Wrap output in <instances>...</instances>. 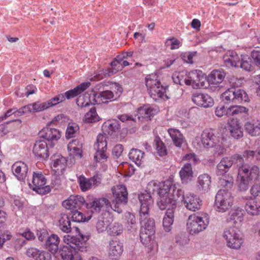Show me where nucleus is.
I'll return each instance as SVG.
<instances>
[{
  "label": "nucleus",
  "mask_w": 260,
  "mask_h": 260,
  "mask_svg": "<svg viewBox=\"0 0 260 260\" xmlns=\"http://www.w3.org/2000/svg\"><path fill=\"white\" fill-rule=\"evenodd\" d=\"M157 204L159 208L161 210H165L168 208H173L174 210V206H175V199L172 198L171 197H159L158 199Z\"/></svg>",
  "instance_id": "nucleus-35"
},
{
  "label": "nucleus",
  "mask_w": 260,
  "mask_h": 260,
  "mask_svg": "<svg viewBox=\"0 0 260 260\" xmlns=\"http://www.w3.org/2000/svg\"><path fill=\"white\" fill-rule=\"evenodd\" d=\"M91 217V215L85 216L84 214L77 210H74L72 212V218L73 221L77 222H81L88 221Z\"/></svg>",
  "instance_id": "nucleus-51"
},
{
  "label": "nucleus",
  "mask_w": 260,
  "mask_h": 260,
  "mask_svg": "<svg viewBox=\"0 0 260 260\" xmlns=\"http://www.w3.org/2000/svg\"><path fill=\"white\" fill-rule=\"evenodd\" d=\"M144 153L140 150L133 148L129 152L128 156L136 165L140 166L144 161Z\"/></svg>",
  "instance_id": "nucleus-45"
},
{
  "label": "nucleus",
  "mask_w": 260,
  "mask_h": 260,
  "mask_svg": "<svg viewBox=\"0 0 260 260\" xmlns=\"http://www.w3.org/2000/svg\"><path fill=\"white\" fill-rule=\"evenodd\" d=\"M223 60L228 67H239L240 57L235 51L229 50L223 56Z\"/></svg>",
  "instance_id": "nucleus-26"
},
{
  "label": "nucleus",
  "mask_w": 260,
  "mask_h": 260,
  "mask_svg": "<svg viewBox=\"0 0 260 260\" xmlns=\"http://www.w3.org/2000/svg\"><path fill=\"white\" fill-rule=\"evenodd\" d=\"M160 183L156 181H151L148 183L146 187V193H142L139 195V199L141 203V205H143L144 203H147L148 200L150 199L152 201V205L153 203V199L151 197V194L155 192L157 193L159 189ZM146 205L147 204H146Z\"/></svg>",
  "instance_id": "nucleus-18"
},
{
  "label": "nucleus",
  "mask_w": 260,
  "mask_h": 260,
  "mask_svg": "<svg viewBox=\"0 0 260 260\" xmlns=\"http://www.w3.org/2000/svg\"><path fill=\"white\" fill-rule=\"evenodd\" d=\"M120 128L119 122L116 119L108 120L102 125V130L104 133L110 136L114 135Z\"/></svg>",
  "instance_id": "nucleus-28"
},
{
  "label": "nucleus",
  "mask_w": 260,
  "mask_h": 260,
  "mask_svg": "<svg viewBox=\"0 0 260 260\" xmlns=\"http://www.w3.org/2000/svg\"><path fill=\"white\" fill-rule=\"evenodd\" d=\"M183 203L187 209L196 211L201 208L202 201L197 196L190 193L185 195Z\"/></svg>",
  "instance_id": "nucleus-20"
},
{
  "label": "nucleus",
  "mask_w": 260,
  "mask_h": 260,
  "mask_svg": "<svg viewBox=\"0 0 260 260\" xmlns=\"http://www.w3.org/2000/svg\"><path fill=\"white\" fill-rule=\"evenodd\" d=\"M109 232L111 236L119 235L123 232V226L121 224L115 223L110 225Z\"/></svg>",
  "instance_id": "nucleus-59"
},
{
  "label": "nucleus",
  "mask_w": 260,
  "mask_h": 260,
  "mask_svg": "<svg viewBox=\"0 0 260 260\" xmlns=\"http://www.w3.org/2000/svg\"><path fill=\"white\" fill-rule=\"evenodd\" d=\"M174 210L173 208H168L163 219V227L165 231L169 232L172 230V226L174 222Z\"/></svg>",
  "instance_id": "nucleus-34"
},
{
  "label": "nucleus",
  "mask_w": 260,
  "mask_h": 260,
  "mask_svg": "<svg viewBox=\"0 0 260 260\" xmlns=\"http://www.w3.org/2000/svg\"><path fill=\"white\" fill-rule=\"evenodd\" d=\"M218 184L222 187L231 188L234 184L233 177L229 174H224L219 176Z\"/></svg>",
  "instance_id": "nucleus-47"
},
{
  "label": "nucleus",
  "mask_w": 260,
  "mask_h": 260,
  "mask_svg": "<svg viewBox=\"0 0 260 260\" xmlns=\"http://www.w3.org/2000/svg\"><path fill=\"white\" fill-rule=\"evenodd\" d=\"M40 135L41 137H43L48 141H57L61 137L59 131L56 128L51 127V125L49 124H47L46 127L40 132Z\"/></svg>",
  "instance_id": "nucleus-25"
},
{
  "label": "nucleus",
  "mask_w": 260,
  "mask_h": 260,
  "mask_svg": "<svg viewBox=\"0 0 260 260\" xmlns=\"http://www.w3.org/2000/svg\"><path fill=\"white\" fill-rule=\"evenodd\" d=\"M107 143L104 135L100 134L98 136L96 142L94 145V148L96 150L94 156L96 162L106 160L107 156L105 153L107 150Z\"/></svg>",
  "instance_id": "nucleus-14"
},
{
  "label": "nucleus",
  "mask_w": 260,
  "mask_h": 260,
  "mask_svg": "<svg viewBox=\"0 0 260 260\" xmlns=\"http://www.w3.org/2000/svg\"><path fill=\"white\" fill-rule=\"evenodd\" d=\"M168 131L174 144L176 147H181L185 142V138L181 132L175 128H169Z\"/></svg>",
  "instance_id": "nucleus-33"
},
{
  "label": "nucleus",
  "mask_w": 260,
  "mask_h": 260,
  "mask_svg": "<svg viewBox=\"0 0 260 260\" xmlns=\"http://www.w3.org/2000/svg\"><path fill=\"white\" fill-rule=\"evenodd\" d=\"M225 73L221 70H213L208 75L206 80L210 84L217 85L221 83L225 77Z\"/></svg>",
  "instance_id": "nucleus-30"
},
{
  "label": "nucleus",
  "mask_w": 260,
  "mask_h": 260,
  "mask_svg": "<svg viewBox=\"0 0 260 260\" xmlns=\"http://www.w3.org/2000/svg\"><path fill=\"white\" fill-rule=\"evenodd\" d=\"M172 189H173V192L171 197L172 198L175 199V202H176L177 200H181L183 202L184 201L185 196L184 195V191L182 189H176L175 186L173 185H172ZM175 204H176V203H175Z\"/></svg>",
  "instance_id": "nucleus-60"
},
{
  "label": "nucleus",
  "mask_w": 260,
  "mask_h": 260,
  "mask_svg": "<svg viewBox=\"0 0 260 260\" xmlns=\"http://www.w3.org/2000/svg\"><path fill=\"white\" fill-rule=\"evenodd\" d=\"M251 56L254 64L256 66L260 67V51L253 50L251 53Z\"/></svg>",
  "instance_id": "nucleus-64"
},
{
  "label": "nucleus",
  "mask_w": 260,
  "mask_h": 260,
  "mask_svg": "<svg viewBox=\"0 0 260 260\" xmlns=\"http://www.w3.org/2000/svg\"><path fill=\"white\" fill-rule=\"evenodd\" d=\"M173 183L169 181L164 182L162 184H160L157 194L159 197H171L170 191L172 188Z\"/></svg>",
  "instance_id": "nucleus-46"
},
{
  "label": "nucleus",
  "mask_w": 260,
  "mask_h": 260,
  "mask_svg": "<svg viewBox=\"0 0 260 260\" xmlns=\"http://www.w3.org/2000/svg\"><path fill=\"white\" fill-rule=\"evenodd\" d=\"M32 151L35 155L39 158L46 159L49 157L47 145L43 140L36 141Z\"/></svg>",
  "instance_id": "nucleus-23"
},
{
  "label": "nucleus",
  "mask_w": 260,
  "mask_h": 260,
  "mask_svg": "<svg viewBox=\"0 0 260 260\" xmlns=\"http://www.w3.org/2000/svg\"><path fill=\"white\" fill-rule=\"evenodd\" d=\"M161 84L158 76L156 74L148 75L145 77V85L147 88L149 93H154L153 88L155 86Z\"/></svg>",
  "instance_id": "nucleus-41"
},
{
  "label": "nucleus",
  "mask_w": 260,
  "mask_h": 260,
  "mask_svg": "<svg viewBox=\"0 0 260 260\" xmlns=\"http://www.w3.org/2000/svg\"><path fill=\"white\" fill-rule=\"evenodd\" d=\"M82 143L78 139L73 140L68 145V149L72 151L74 155L81 158L82 157Z\"/></svg>",
  "instance_id": "nucleus-43"
},
{
  "label": "nucleus",
  "mask_w": 260,
  "mask_h": 260,
  "mask_svg": "<svg viewBox=\"0 0 260 260\" xmlns=\"http://www.w3.org/2000/svg\"><path fill=\"white\" fill-rule=\"evenodd\" d=\"M78 125L74 122H70L67 128L66 136L67 139L73 138L75 134L79 131Z\"/></svg>",
  "instance_id": "nucleus-54"
},
{
  "label": "nucleus",
  "mask_w": 260,
  "mask_h": 260,
  "mask_svg": "<svg viewBox=\"0 0 260 260\" xmlns=\"http://www.w3.org/2000/svg\"><path fill=\"white\" fill-rule=\"evenodd\" d=\"M46 179L41 172H34L29 187L40 194L44 195L50 191L49 185H46Z\"/></svg>",
  "instance_id": "nucleus-11"
},
{
  "label": "nucleus",
  "mask_w": 260,
  "mask_h": 260,
  "mask_svg": "<svg viewBox=\"0 0 260 260\" xmlns=\"http://www.w3.org/2000/svg\"><path fill=\"white\" fill-rule=\"evenodd\" d=\"M153 89L155 91L154 93H153V94L149 93V94L154 101H157L161 98L166 92V88L162 86L161 84L155 86Z\"/></svg>",
  "instance_id": "nucleus-52"
},
{
  "label": "nucleus",
  "mask_w": 260,
  "mask_h": 260,
  "mask_svg": "<svg viewBox=\"0 0 260 260\" xmlns=\"http://www.w3.org/2000/svg\"><path fill=\"white\" fill-rule=\"evenodd\" d=\"M223 237L226 241L227 246L231 249H238L243 243L241 232L235 226L226 228L224 231Z\"/></svg>",
  "instance_id": "nucleus-9"
},
{
  "label": "nucleus",
  "mask_w": 260,
  "mask_h": 260,
  "mask_svg": "<svg viewBox=\"0 0 260 260\" xmlns=\"http://www.w3.org/2000/svg\"><path fill=\"white\" fill-rule=\"evenodd\" d=\"M51 159L52 161L51 168L56 173H62L67 166L66 158L60 155H55L51 157Z\"/></svg>",
  "instance_id": "nucleus-27"
},
{
  "label": "nucleus",
  "mask_w": 260,
  "mask_h": 260,
  "mask_svg": "<svg viewBox=\"0 0 260 260\" xmlns=\"http://www.w3.org/2000/svg\"><path fill=\"white\" fill-rule=\"evenodd\" d=\"M78 182L80 189L82 191H86L92 187L95 188L101 183V178L98 176H94L89 179L83 176H80L78 178Z\"/></svg>",
  "instance_id": "nucleus-17"
},
{
  "label": "nucleus",
  "mask_w": 260,
  "mask_h": 260,
  "mask_svg": "<svg viewBox=\"0 0 260 260\" xmlns=\"http://www.w3.org/2000/svg\"><path fill=\"white\" fill-rule=\"evenodd\" d=\"M27 254L36 260H51V255L47 251L31 248L27 251Z\"/></svg>",
  "instance_id": "nucleus-32"
},
{
  "label": "nucleus",
  "mask_w": 260,
  "mask_h": 260,
  "mask_svg": "<svg viewBox=\"0 0 260 260\" xmlns=\"http://www.w3.org/2000/svg\"><path fill=\"white\" fill-rule=\"evenodd\" d=\"M246 132L252 137L260 135V126L255 125L250 122H247L245 124Z\"/></svg>",
  "instance_id": "nucleus-50"
},
{
  "label": "nucleus",
  "mask_w": 260,
  "mask_h": 260,
  "mask_svg": "<svg viewBox=\"0 0 260 260\" xmlns=\"http://www.w3.org/2000/svg\"><path fill=\"white\" fill-rule=\"evenodd\" d=\"M234 198L231 192L227 189H220L215 196V207L220 212H225L233 204Z\"/></svg>",
  "instance_id": "nucleus-10"
},
{
  "label": "nucleus",
  "mask_w": 260,
  "mask_h": 260,
  "mask_svg": "<svg viewBox=\"0 0 260 260\" xmlns=\"http://www.w3.org/2000/svg\"><path fill=\"white\" fill-rule=\"evenodd\" d=\"M188 80L189 82L187 85H191L193 88L198 89L205 86L206 78L201 71L196 70L188 72Z\"/></svg>",
  "instance_id": "nucleus-15"
},
{
  "label": "nucleus",
  "mask_w": 260,
  "mask_h": 260,
  "mask_svg": "<svg viewBox=\"0 0 260 260\" xmlns=\"http://www.w3.org/2000/svg\"><path fill=\"white\" fill-rule=\"evenodd\" d=\"M90 85V83L89 82L82 83L74 89L66 91L64 94H63L64 95V98H67L68 100L72 99L81 94L87 88H88Z\"/></svg>",
  "instance_id": "nucleus-29"
},
{
  "label": "nucleus",
  "mask_w": 260,
  "mask_h": 260,
  "mask_svg": "<svg viewBox=\"0 0 260 260\" xmlns=\"http://www.w3.org/2000/svg\"><path fill=\"white\" fill-rule=\"evenodd\" d=\"M222 101L226 104L248 102L249 99L246 91L242 89L231 87L221 94Z\"/></svg>",
  "instance_id": "nucleus-8"
},
{
  "label": "nucleus",
  "mask_w": 260,
  "mask_h": 260,
  "mask_svg": "<svg viewBox=\"0 0 260 260\" xmlns=\"http://www.w3.org/2000/svg\"><path fill=\"white\" fill-rule=\"evenodd\" d=\"M259 176L258 168L253 166L251 168L242 165L238 169V184L239 190L246 191L249 186L251 181L258 180Z\"/></svg>",
  "instance_id": "nucleus-5"
},
{
  "label": "nucleus",
  "mask_w": 260,
  "mask_h": 260,
  "mask_svg": "<svg viewBox=\"0 0 260 260\" xmlns=\"http://www.w3.org/2000/svg\"><path fill=\"white\" fill-rule=\"evenodd\" d=\"M65 100L64 95L63 94H59L55 97L47 101V103L49 104L48 107L56 105L57 104L62 102Z\"/></svg>",
  "instance_id": "nucleus-61"
},
{
  "label": "nucleus",
  "mask_w": 260,
  "mask_h": 260,
  "mask_svg": "<svg viewBox=\"0 0 260 260\" xmlns=\"http://www.w3.org/2000/svg\"><path fill=\"white\" fill-rule=\"evenodd\" d=\"M211 184V177L207 174L199 176L198 178V187L200 190L207 191L209 189Z\"/></svg>",
  "instance_id": "nucleus-42"
},
{
  "label": "nucleus",
  "mask_w": 260,
  "mask_h": 260,
  "mask_svg": "<svg viewBox=\"0 0 260 260\" xmlns=\"http://www.w3.org/2000/svg\"><path fill=\"white\" fill-rule=\"evenodd\" d=\"M218 138L216 137L211 129H205L201 136V140L204 147L213 148L218 142Z\"/></svg>",
  "instance_id": "nucleus-21"
},
{
  "label": "nucleus",
  "mask_w": 260,
  "mask_h": 260,
  "mask_svg": "<svg viewBox=\"0 0 260 260\" xmlns=\"http://www.w3.org/2000/svg\"><path fill=\"white\" fill-rule=\"evenodd\" d=\"M175 243L179 246H184L189 242V239L186 233H180L175 236Z\"/></svg>",
  "instance_id": "nucleus-58"
},
{
  "label": "nucleus",
  "mask_w": 260,
  "mask_h": 260,
  "mask_svg": "<svg viewBox=\"0 0 260 260\" xmlns=\"http://www.w3.org/2000/svg\"><path fill=\"white\" fill-rule=\"evenodd\" d=\"M173 82L181 85L184 84L187 85L189 82L188 80V72L186 71L175 72L172 75Z\"/></svg>",
  "instance_id": "nucleus-40"
},
{
  "label": "nucleus",
  "mask_w": 260,
  "mask_h": 260,
  "mask_svg": "<svg viewBox=\"0 0 260 260\" xmlns=\"http://www.w3.org/2000/svg\"><path fill=\"white\" fill-rule=\"evenodd\" d=\"M192 102L198 106L209 108L214 104L213 99L208 94L196 92L192 94Z\"/></svg>",
  "instance_id": "nucleus-19"
},
{
  "label": "nucleus",
  "mask_w": 260,
  "mask_h": 260,
  "mask_svg": "<svg viewBox=\"0 0 260 260\" xmlns=\"http://www.w3.org/2000/svg\"><path fill=\"white\" fill-rule=\"evenodd\" d=\"M59 229L64 233H69L72 231L70 218L67 214H61L58 220Z\"/></svg>",
  "instance_id": "nucleus-38"
},
{
  "label": "nucleus",
  "mask_w": 260,
  "mask_h": 260,
  "mask_svg": "<svg viewBox=\"0 0 260 260\" xmlns=\"http://www.w3.org/2000/svg\"><path fill=\"white\" fill-rule=\"evenodd\" d=\"M248 109L244 106L234 105L225 108L224 106L220 105L216 108L215 113L219 117L223 115L231 116L242 113H247Z\"/></svg>",
  "instance_id": "nucleus-12"
},
{
  "label": "nucleus",
  "mask_w": 260,
  "mask_h": 260,
  "mask_svg": "<svg viewBox=\"0 0 260 260\" xmlns=\"http://www.w3.org/2000/svg\"><path fill=\"white\" fill-rule=\"evenodd\" d=\"M84 119L85 121L88 123H92L99 121V117L94 107L91 108L90 110L86 113L85 115Z\"/></svg>",
  "instance_id": "nucleus-56"
},
{
  "label": "nucleus",
  "mask_w": 260,
  "mask_h": 260,
  "mask_svg": "<svg viewBox=\"0 0 260 260\" xmlns=\"http://www.w3.org/2000/svg\"><path fill=\"white\" fill-rule=\"evenodd\" d=\"M156 113V110L151 108L148 105H144L138 109V113L143 118L151 119V117L153 116Z\"/></svg>",
  "instance_id": "nucleus-48"
},
{
  "label": "nucleus",
  "mask_w": 260,
  "mask_h": 260,
  "mask_svg": "<svg viewBox=\"0 0 260 260\" xmlns=\"http://www.w3.org/2000/svg\"><path fill=\"white\" fill-rule=\"evenodd\" d=\"M146 203L141 205L139 215L141 229L140 233L141 242L145 245H148L155 233V222L153 218H149V208L152 205L150 199Z\"/></svg>",
  "instance_id": "nucleus-3"
},
{
  "label": "nucleus",
  "mask_w": 260,
  "mask_h": 260,
  "mask_svg": "<svg viewBox=\"0 0 260 260\" xmlns=\"http://www.w3.org/2000/svg\"><path fill=\"white\" fill-rule=\"evenodd\" d=\"M123 151V146L121 144H117L115 145L112 149V154L114 158H118L119 157Z\"/></svg>",
  "instance_id": "nucleus-63"
},
{
  "label": "nucleus",
  "mask_w": 260,
  "mask_h": 260,
  "mask_svg": "<svg viewBox=\"0 0 260 260\" xmlns=\"http://www.w3.org/2000/svg\"><path fill=\"white\" fill-rule=\"evenodd\" d=\"M228 128L230 134L235 139H240L243 136L242 128L237 119H230L228 120Z\"/></svg>",
  "instance_id": "nucleus-24"
},
{
  "label": "nucleus",
  "mask_w": 260,
  "mask_h": 260,
  "mask_svg": "<svg viewBox=\"0 0 260 260\" xmlns=\"http://www.w3.org/2000/svg\"><path fill=\"white\" fill-rule=\"evenodd\" d=\"M59 238L57 235L52 234L47 237L46 241V248L52 253H55L58 249Z\"/></svg>",
  "instance_id": "nucleus-36"
},
{
  "label": "nucleus",
  "mask_w": 260,
  "mask_h": 260,
  "mask_svg": "<svg viewBox=\"0 0 260 260\" xmlns=\"http://www.w3.org/2000/svg\"><path fill=\"white\" fill-rule=\"evenodd\" d=\"M114 199L112 204L109 201V204H104L106 208H110L114 211L121 213L122 209L121 208V205H125L127 202L128 193L126 187L123 184H119L113 186L111 188Z\"/></svg>",
  "instance_id": "nucleus-6"
},
{
  "label": "nucleus",
  "mask_w": 260,
  "mask_h": 260,
  "mask_svg": "<svg viewBox=\"0 0 260 260\" xmlns=\"http://www.w3.org/2000/svg\"><path fill=\"white\" fill-rule=\"evenodd\" d=\"M80 240L69 235L64 236L63 241L67 245L63 246L60 255L63 260H82L78 251H83L85 248V241L87 238L80 236Z\"/></svg>",
  "instance_id": "nucleus-4"
},
{
  "label": "nucleus",
  "mask_w": 260,
  "mask_h": 260,
  "mask_svg": "<svg viewBox=\"0 0 260 260\" xmlns=\"http://www.w3.org/2000/svg\"><path fill=\"white\" fill-rule=\"evenodd\" d=\"M49 104L47 102L43 103L37 102L32 104H29V106H30L31 112H38L49 108Z\"/></svg>",
  "instance_id": "nucleus-57"
},
{
  "label": "nucleus",
  "mask_w": 260,
  "mask_h": 260,
  "mask_svg": "<svg viewBox=\"0 0 260 260\" xmlns=\"http://www.w3.org/2000/svg\"><path fill=\"white\" fill-rule=\"evenodd\" d=\"M237 159L240 164L243 162V158L239 155H235L234 157H223L216 166V174L217 176H220L224 174H228L227 173L234 164V159Z\"/></svg>",
  "instance_id": "nucleus-13"
},
{
  "label": "nucleus",
  "mask_w": 260,
  "mask_h": 260,
  "mask_svg": "<svg viewBox=\"0 0 260 260\" xmlns=\"http://www.w3.org/2000/svg\"><path fill=\"white\" fill-rule=\"evenodd\" d=\"M109 225V222L103 216H100L98 217L96 224V228L98 233H102L106 231Z\"/></svg>",
  "instance_id": "nucleus-55"
},
{
  "label": "nucleus",
  "mask_w": 260,
  "mask_h": 260,
  "mask_svg": "<svg viewBox=\"0 0 260 260\" xmlns=\"http://www.w3.org/2000/svg\"><path fill=\"white\" fill-rule=\"evenodd\" d=\"M209 222V217L206 213L190 215L187 224V229L190 234H197L206 229Z\"/></svg>",
  "instance_id": "nucleus-7"
},
{
  "label": "nucleus",
  "mask_w": 260,
  "mask_h": 260,
  "mask_svg": "<svg viewBox=\"0 0 260 260\" xmlns=\"http://www.w3.org/2000/svg\"><path fill=\"white\" fill-rule=\"evenodd\" d=\"M245 209L250 215H259L260 214V203L254 200L248 201L245 204Z\"/></svg>",
  "instance_id": "nucleus-44"
},
{
  "label": "nucleus",
  "mask_w": 260,
  "mask_h": 260,
  "mask_svg": "<svg viewBox=\"0 0 260 260\" xmlns=\"http://www.w3.org/2000/svg\"><path fill=\"white\" fill-rule=\"evenodd\" d=\"M154 143L156 152L159 156H164L167 154L166 147L159 137L155 138Z\"/></svg>",
  "instance_id": "nucleus-49"
},
{
  "label": "nucleus",
  "mask_w": 260,
  "mask_h": 260,
  "mask_svg": "<svg viewBox=\"0 0 260 260\" xmlns=\"http://www.w3.org/2000/svg\"><path fill=\"white\" fill-rule=\"evenodd\" d=\"M181 180L184 183H187L191 181L192 177V170L190 163H187L184 165L179 172Z\"/></svg>",
  "instance_id": "nucleus-39"
},
{
  "label": "nucleus",
  "mask_w": 260,
  "mask_h": 260,
  "mask_svg": "<svg viewBox=\"0 0 260 260\" xmlns=\"http://www.w3.org/2000/svg\"><path fill=\"white\" fill-rule=\"evenodd\" d=\"M123 251V244L118 240H111L108 247L109 257L112 260H118Z\"/></svg>",
  "instance_id": "nucleus-16"
},
{
  "label": "nucleus",
  "mask_w": 260,
  "mask_h": 260,
  "mask_svg": "<svg viewBox=\"0 0 260 260\" xmlns=\"http://www.w3.org/2000/svg\"><path fill=\"white\" fill-rule=\"evenodd\" d=\"M244 211L239 207L234 208L230 211L229 217L227 219L229 222L233 221L234 224L240 223L243 219Z\"/></svg>",
  "instance_id": "nucleus-37"
},
{
  "label": "nucleus",
  "mask_w": 260,
  "mask_h": 260,
  "mask_svg": "<svg viewBox=\"0 0 260 260\" xmlns=\"http://www.w3.org/2000/svg\"><path fill=\"white\" fill-rule=\"evenodd\" d=\"M111 68L110 69V70L106 71V72H105V74L104 75L101 76L100 74L96 75L94 77L96 80H101L104 77H105L106 76V75H107L108 76H110L112 75L115 74L116 73L118 72V71L121 70L122 69V66L121 64V59L116 58L114 61H113L111 63Z\"/></svg>",
  "instance_id": "nucleus-31"
},
{
  "label": "nucleus",
  "mask_w": 260,
  "mask_h": 260,
  "mask_svg": "<svg viewBox=\"0 0 260 260\" xmlns=\"http://www.w3.org/2000/svg\"><path fill=\"white\" fill-rule=\"evenodd\" d=\"M28 170L27 165L21 161L15 162L12 167L13 174L21 181H23L26 178Z\"/></svg>",
  "instance_id": "nucleus-22"
},
{
  "label": "nucleus",
  "mask_w": 260,
  "mask_h": 260,
  "mask_svg": "<svg viewBox=\"0 0 260 260\" xmlns=\"http://www.w3.org/2000/svg\"><path fill=\"white\" fill-rule=\"evenodd\" d=\"M213 147L214 148V155L216 156H219L223 154L226 151V149L225 148L222 142L220 141L219 139H218V142L216 143Z\"/></svg>",
  "instance_id": "nucleus-62"
},
{
  "label": "nucleus",
  "mask_w": 260,
  "mask_h": 260,
  "mask_svg": "<svg viewBox=\"0 0 260 260\" xmlns=\"http://www.w3.org/2000/svg\"><path fill=\"white\" fill-rule=\"evenodd\" d=\"M109 204V200L105 198H94L89 197L86 201L79 195H71L68 200L62 202V206L68 210H77L80 209L83 205L87 209H91L92 211L99 212L104 204Z\"/></svg>",
  "instance_id": "nucleus-2"
},
{
  "label": "nucleus",
  "mask_w": 260,
  "mask_h": 260,
  "mask_svg": "<svg viewBox=\"0 0 260 260\" xmlns=\"http://www.w3.org/2000/svg\"><path fill=\"white\" fill-rule=\"evenodd\" d=\"M239 67L242 68L246 71H250L252 68L251 58L246 55H241Z\"/></svg>",
  "instance_id": "nucleus-53"
},
{
  "label": "nucleus",
  "mask_w": 260,
  "mask_h": 260,
  "mask_svg": "<svg viewBox=\"0 0 260 260\" xmlns=\"http://www.w3.org/2000/svg\"><path fill=\"white\" fill-rule=\"evenodd\" d=\"M111 90L105 88L102 83L95 85L92 95L85 93L80 95L76 100L78 106L86 107L90 104L108 103L116 100L122 92V88L118 83H114L110 87Z\"/></svg>",
  "instance_id": "nucleus-1"
}]
</instances>
